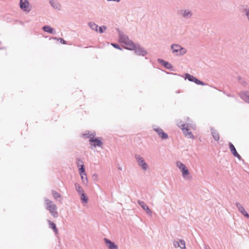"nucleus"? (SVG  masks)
Wrapping results in <instances>:
<instances>
[{
	"label": "nucleus",
	"mask_w": 249,
	"mask_h": 249,
	"mask_svg": "<svg viewBox=\"0 0 249 249\" xmlns=\"http://www.w3.org/2000/svg\"><path fill=\"white\" fill-rule=\"evenodd\" d=\"M138 202L139 204L142 208V209L146 211L147 214L150 216L152 215V212L146 204H145L143 202L141 201H138Z\"/></svg>",
	"instance_id": "9"
},
{
	"label": "nucleus",
	"mask_w": 249,
	"mask_h": 249,
	"mask_svg": "<svg viewBox=\"0 0 249 249\" xmlns=\"http://www.w3.org/2000/svg\"><path fill=\"white\" fill-rule=\"evenodd\" d=\"M181 129L183 131V133L184 134V135L190 138H193V135L192 133L191 132H189V129L188 128H187V126H186V125L185 124H183L182 125V127H181Z\"/></svg>",
	"instance_id": "10"
},
{
	"label": "nucleus",
	"mask_w": 249,
	"mask_h": 249,
	"mask_svg": "<svg viewBox=\"0 0 249 249\" xmlns=\"http://www.w3.org/2000/svg\"><path fill=\"white\" fill-rule=\"evenodd\" d=\"M89 25L92 29L98 31V26L96 24L93 23H89Z\"/></svg>",
	"instance_id": "26"
},
{
	"label": "nucleus",
	"mask_w": 249,
	"mask_h": 249,
	"mask_svg": "<svg viewBox=\"0 0 249 249\" xmlns=\"http://www.w3.org/2000/svg\"><path fill=\"white\" fill-rule=\"evenodd\" d=\"M195 83H196V84H197L198 85H204V83H203L202 82L200 81V80H198L196 78V79H195Z\"/></svg>",
	"instance_id": "30"
},
{
	"label": "nucleus",
	"mask_w": 249,
	"mask_h": 249,
	"mask_svg": "<svg viewBox=\"0 0 249 249\" xmlns=\"http://www.w3.org/2000/svg\"><path fill=\"white\" fill-rule=\"evenodd\" d=\"M111 45L114 47H115V48H117V49H121L120 46L119 45L117 44H111Z\"/></svg>",
	"instance_id": "33"
},
{
	"label": "nucleus",
	"mask_w": 249,
	"mask_h": 249,
	"mask_svg": "<svg viewBox=\"0 0 249 249\" xmlns=\"http://www.w3.org/2000/svg\"><path fill=\"white\" fill-rule=\"evenodd\" d=\"M240 97L246 102L249 103V92H242L240 93Z\"/></svg>",
	"instance_id": "18"
},
{
	"label": "nucleus",
	"mask_w": 249,
	"mask_h": 249,
	"mask_svg": "<svg viewBox=\"0 0 249 249\" xmlns=\"http://www.w3.org/2000/svg\"><path fill=\"white\" fill-rule=\"evenodd\" d=\"M43 30L46 32L53 33V29L50 26H45L43 28Z\"/></svg>",
	"instance_id": "22"
},
{
	"label": "nucleus",
	"mask_w": 249,
	"mask_h": 249,
	"mask_svg": "<svg viewBox=\"0 0 249 249\" xmlns=\"http://www.w3.org/2000/svg\"><path fill=\"white\" fill-rule=\"evenodd\" d=\"M236 205L237 207L238 208L239 211L242 213V214H243L246 217L249 218V214L245 211L244 207L242 206V205L240 203L237 202L236 203Z\"/></svg>",
	"instance_id": "11"
},
{
	"label": "nucleus",
	"mask_w": 249,
	"mask_h": 249,
	"mask_svg": "<svg viewBox=\"0 0 249 249\" xmlns=\"http://www.w3.org/2000/svg\"><path fill=\"white\" fill-rule=\"evenodd\" d=\"M246 15H247V16L248 17V18L249 19V10L247 12Z\"/></svg>",
	"instance_id": "34"
},
{
	"label": "nucleus",
	"mask_w": 249,
	"mask_h": 249,
	"mask_svg": "<svg viewBox=\"0 0 249 249\" xmlns=\"http://www.w3.org/2000/svg\"><path fill=\"white\" fill-rule=\"evenodd\" d=\"M186 78H187L190 81L194 82H195V79H196V77L189 74H186Z\"/></svg>",
	"instance_id": "25"
},
{
	"label": "nucleus",
	"mask_w": 249,
	"mask_h": 249,
	"mask_svg": "<svg viewBox=\"0 0 249 249\" xmlns=\"http://www.w3.org/2000/svg\"><path fill=\"white\" fill-rule=\"evenodd\" d=\"M177 166L180 170L182 172V176L185 177L189 174V171L186 166L181 162H178L177 163Z\"/></svg>",
	"instance_id": "4"
},
{
	"label": "nucleus",
	"mask_w": 249,
	"mask_h": 249,
	"mask_svg": "<svg viewBox=\"0 0 249 249\" xmlns=\"http://www.w3.org/2000/svg\"><path fill=\"white\" fill-rule=\"evenodd\" d=\"M120 42L123 44L124 48L126 49L133 50L135 48V45L134 43L124 35L120 36Z\"/></svg>",
	"instance_id": "1"
},
{
	"label": "nucleus",
	"mask_w": 249,
	"mask_h": 249,
	"mask_svg": "<svg viewBox=\"0 0 249 249\" xmlns=\"http://www.w3.org/2000/svg\"><path fill=\"white\" fill-rule=\"evenodd\" d=\"M79 174L81 176V178L82 179V181L84 184H87L88 183V178H87V175L86 173L85 170L83 172L80 171Z\"/></svg>",
	"instance_id": "15"
},
{
	"label": "nucleus",
	"mask_w": 249,
	"mask_h": 249,
	"mask_svg": "<svg viewBox=\"0 0 249 249\" xmlns=\"http://www.w3.org/2000/svg\"><path fill=\"white\" fill-rule=\"evenodd\" d=\"M48 223L50 225V228L53 229V230L54 231V232L55 233V234H58V229L56 228L55 224L53 222H52L50 220H48Z\"/></svg>",
	"instance_id": "19"
},
{
	"label": "nucleus",
	"mask_w": 249,
	"mask_h": 249,
	"mask_svg": "<svg viewBox=\"0 0 249 249\" xmlns=\"http://www.w3.org/2000/svg\"><path fill=\"white\" fill-rule=\"evenodd\" d=\"M154 130L158 133L159 137L162 139H166L168 138V135L164 133L162 129L160 128H155Z\"/></svg>",
	"instance_id": "7"
},
{
	"label": "nucleus",
	"mask_w": 249,
	"mask_h": 249,
	"mask_svg": "<svg viewBox=\"0 0 249 249\" xmlns=\"http://www.w3.org/2000/svg\"><path fill=\"white\" fill-rule=\"evenodd\" d=\"M76 163L77 166L79 168V172L81 171L83 172L85 169L83 161L81 159H78L77 160Z\"/></svg>",
	"instance_id": "17"
},
{
	"label": "nucleus",
	"mask_w": 249,
	"mask_h": 249,
	"mask_svg": "<svg viewBox=\"0 0 249 249\" xmlns=\"http://www.w3.org/2000/svg\"><path fill=\"white\" fill-rule=\"evenodd\" d=\"M80 195L81 196V199L82 201L83 202L87 203L88 202V198L87 197V196L85 195L84 193L81 194Z\"/></svg>",
	"instance_id": "24"
},
{
	"label": "nucleus",
	"mask_w": 249,
	"mask_h": 249,
	"mask_svg": "<svg viewBox=\"0 0 249 249\" xmlns=\"http://www.w3.org/2000/svg\"><path fill=\"white\" fill-rule=\"evenodd\" d=\"M75 189L77 192L79 193V195L84 193V190L80 186V185L78 183H76L75 184Z\"/></svg>",
	"instance_id": "21"
},
{
	"label": "nucleus",
	"mask_w": 249,
	"mask_h": 249,
	"mask_svg": "<svg viewBox=\"0 0 249 249\" xmlns=\"http://www.w3.org/2000/svg\"><path fill=\"white\" fill-rule=\"evenodd\" d=\"M172 49L174 53H177L178 55H182L186 53V50L178 45H173Z\"/></svg>",
	"instance_id": "3"
},
{
	"label": "nucleus",
	"mask_w": 249,
	"mask_h": 249,
	"mask_svg": "<svg viewBox=\"0 0 249 249\" xmlns=\"http://www.w3.org/2000/svg\"><path fill=\"white\" fill-rule=\"evenodd\" d=\"M137 162L140 166H141L143 170H146L148 168V165L144 161L143 159L140 157H136Z\"/></svg>",
	"instance_id": "6"
},
{
	"label": "nucleus",
	"mask_w": 249,
	"mask_h": 249,
	"mask_svg": "<svg viewBox=\"0 0 249 249\" xmlns=\"http://www.w3.org/2000/svg\"><path fill=\"white\" fill-rule=\"evenodd\" d=\"M163 62V65L167 69H170L171 68V65L170 64L168 63L167 62H165L163 61H162Z\"/></svg>",
	"instance_id": "28"
},
{
	"label": "nucleus",
	"mask_w": 249,
	"mask_h": 249,
	"mask_svg": "<svg viewBox=\"0 0 249 249\" xmlns=\"http://www.w3.org/2000/svg\"><path fill=\"white\" fill-rule=\"evenodd\" d=\"M229 147H230V149L231 153L233 154V155L234 157H237L238 159L240 160L241 158V156L237 152L234 146L231 142L229 143Z\"/></svg>",
	"instance_id": "8"
},
{
	"label": "nucleus",
	"mask_w": 249,
	"mask_h": 249,
	"mask_svg": "<svg viewBox=\"0 0 249 249\" xmlns=\"http://www.w3.org/2000/svg\"><path fill=\"white\" fill-rule=\"evenodd\" d=\"M46 208L48 210L50 213L54 217L58 216V213L57 212V207L53 202L50 200L46 199L45 200Z\"/></svg>",
	"instance_id": "2"
},
{
	"label": "nucleus",
	"mask_w": 249,
	"mask_h": 249,
	"mask_svg": "<svg viewBox=\"0 0 249 249\" xmlns=\"http://www.w3.org/2000/svg\"><path fill=\"white\" fill-rule=\"evenodd\" d=\"M175 247H179L181 249H186L185 243L184 240H180L179 242L177 241L174 242Z\"/></svg>",
	"instance_id": "12"
},
{
	"label": "nucleus",
	"mask_w": 249,
	"mask_h": 249,
	"mask_svg": "<svg viewBox=\"0 0 249 249\" xmlns=\"http://www.w3.org/2000/svg\"><path fill=\"white\" fill-rule=\"evenodd\" d=\"M52 193L53 197H54V199H56L58 198L61 197L60 194L59 193H58V192H57L56 191L53 190Z\"/></svg>",
	"instance_id": "23"
},
{
	"label": "nucleus",
	"mask_w": 249,
	"mask_h": 249,
	"mask_svg": "<svg viewBox=\"0 0 249 249\" xmlns=\"http://www.w3.org/2000/svg\"><path fill=\"white\" fill-rule=\"evenodd\" d=\"M58 40H59L60 42L62 43V44H66V41H65L64 39H63L62 38H59L57 39Z\"/></svg>",
	"instance_id": "32"
},
{
	"label": "nucleus",
	"mask_w": 249,
	"mask_h": 249,
	"mask_svg": "<svg viewBox=\"0 0 249 249\" xmlns=\"http://www.w3.org/2000/svg\"><path fill=\"white\" fill-rule=\"evenodd\" d=\"M211 131L213 138L215 141H218L219 140V134L218 132L213 129H212Z\"/></svg>",
	"instance_id": "20"
},
{
	"label": "nucleus",
	"mask_w": 249,
	"mask_h": 249,
	"mask_svg": "<svg viewBox=\"0 0 249 249\" xmlns=\"http://www.w3.org/2000/svg\"><path fill=\"white\" fill-rule=\"evenodd\" d=\"M98 29H99V32L100 33H102L104 32V31L106 30V28L105 27L103 26V27H98Z\"/></svg>",
	"instance_id": "29"
},
{
	"label": "nucleus",
	"mask_w": 249,
	"mask_h": 249,
	"mask_svg": "<svg viewBox=\"0 0 249 249\" xmlns=\"http://www.w3.org/2000/svg\"><path fill=\"white\" fill-rule=\"evenodd\" d=\"M20 7L24 11L29 12L30 11V4L27 0H20Z\"/></svg>",
	"instance_id": "5"
},
{
	"label": "nucleus",
	"mask_w": 249,
	"mask_h": 249,
	"mask_svg": "<svg viewBox=\"0 0 249 249\" xmlns=\"http://www.w3.org/2000/svg\"><path fill=\"white\" fill-rule=\"evenodd\" d=\"M106 243L109 249H118V247L114 243L111 242L110 240L105 239Z\"/></svg>",
	"instance_id": "16"
},
{
	"label": "nucleus",
	"mask_w": 249,
	"mask_h": 249,
	"mask_svg": "<svg viewBox=\"0 0 249 249\" xmlns=\"http://www.w3.org/2000/svg\"><path fill=\"white\" fill-rule=\"evenodd\" d=\"M89 142L91 144L93 145L94 147L96 146H101L102 145V142L98 139L91 138L89 140Z\"/></svg>",
	"instance_id": "13"
},
{
	"label": "nucleus",
	"mask_w": 249,
	"mask_h": 249,
	"mask_svg": "<svg viewBox=\"0 0 249 249\" xmlns=\"http://www.w3.org/2000/svg\"><path fill=\"white\" fill-rule=\"evenodd\" d=\"M190 15V13L189 11L186 12V11H184L183 15L185 17H188Z\"/></svg>",
	"instance_id": "31"
},
{
	"label": "nucleus",
	"mask_w": 249,
	"mask_h": 249,
	"mask_svg": "<svg viewBox=\"0 0 249 249\" xmlns=\"http://www.w3.org/2000/svg\"><path fill=\"white\" fill-rule=\"evenodd\" d=\"M134 50H135V53L138 55H142L144 56L147 53L145 50L141 48L140 46H135V48Z\"/></svg>",
	"instance_id": "14"
},
{
	"label": "nucleus",
	"mask_w": 249,
	"mask_h": 249,
	"mask_svg": "<svg viewBox=\"0 0 249 249\" xmlns=\"http://www.w3.org/2000/svg\"><path fill=\"white\" fill-rule=\"evenodd\" d=\"M50 3L55 8H59L60 7L59 4L54 0H51Z\"/></svg>",
	"instance_id": "27"
}]
</instances>
